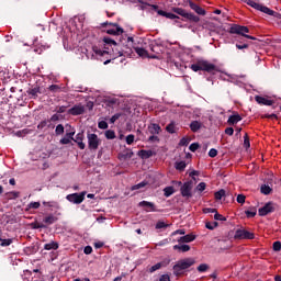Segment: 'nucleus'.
I'll list each match as a JSON object with an SVG mask.
<instances>
[{
	"label": "nucleus",
	"mask_w": 281,
	"mask_h": 281,
	"mask_svg": "<svg viewBox=\"0 0 281 281\" xmlns=\"http://www.w3.org/2000/svg\"><path fill=\"white\" fill-rule=\"evenodd\" d=\"M191 69L192 71H206L207 74L213 75L221 71V69H218L216 65L207 60H198L195 64L191 65Z\"/></svg>",
	"instance_id": "1"
},
{
	"label": "nucleus",
	"mask_w": 281,
	"mask_h": 281,
	"mask_svg": "<svg viewBox=\"0 0 281 281\" xmlns=\"http://www.w3.org/2000/svg\"><path fill=\"white\" fill-rule=\"evenodd\" d=\"M195 262L196 261L194 260V258H186L179 260L173 266V274H176L177 277L183 276V271H186V269H190V267H192Z\"/></svg>",
	"instance_id": "2"
},
{
	"label": "nucleus",
	"mask_w": 281,
	"mask_h": 281,
	"mask_svg": "<svg viewBox=\"0 0 281 281\" xmlns=\"http://www.w3.org/2000/svg\"><path fill=\"white\" fill-rule=\"evenodd\" d=\"M246 3H247V5H250V8H254L255 10H259V12H263V14H269V16H274L276 19H281L280 13H278L258 2H254V0H246Z\"/></svg>",
	"instance_id": "3"
},
{
	"label": "nucleus",
	"mask_w": 281,
	"mask_h": 281,
	"mask_svg": "<svg viewBox=\"0 0 281 281\" xmlns=\"http://www.w3.org/2000/svg\"><path fill=\"white\" fill-rule=\"evenodd\" d=\"M176 14H179V16H183V19H187V21H191V23H199L201 21V18L199 15H194V13L186 11V9L173 7L171 9Z\"/></svg>",
	"instance_id": "4"
},
{
	"label": "nucleus",
	"mask_w": 281,
	"mask_h": 281,
	"mask_svg": "<svg viewBox=\"0 0 281 281\" xmlns=\"http://www.w3.org/2000/svg\"><path fill=\"white\" fill-rule=\"evenodd\" d=\"M180 194L183 199H192V190H194V181L179 182Z\"/></svg>",
	"instance_id": "5"
},
{
	"label": "nucleus",
	"mask_w": 281,
	"mask_h": 281,
	"mask_svg": "<svg viewBox=\"0 0 281 281\" xmlns=\"http://www.w3.org/2000/svg\"><path fill=\"white\" fill-rule=\"evenodd\" d=\"M231 34H239V36H244V38H249L250 41H256V37L246 35L249 34V27L247 26H240L238 24H235L231 26L229 29Z\"/></svg>",
	"instance_id": "6"
},
{
	"label": "nucleus",
	"mask_w": 281,
	"mask_h": 281,
	"mask_svg": "<svg viewBox=\"0 0 281 281\" xmlns=\"http://www.w3.org/2000/svg\"><path fill=\"white\" fill-rule=\"evenodd\" d=\"M234 238L235 240H254L256 235L249 231L239 228L235 232Z\"/></svg>",
	"instance_id": "7"
},
{
	"label": "nucleus",
	"mask_w": 281,
	"mask_h": 281,
	"mask_svg": "<svg viewBox=\"0 0 281 281\" xmlns=\"http://www.w3.org/2000/svg\"><path fill=\"white\" fill-rule=\"evenodd\" d=\"M88 148L90 150H98L100 148V137H98V134H91L88 133Z\"/></svg>",
	"instance_id": "8"
},
{
	"label": "nucleus",
	"mask_w": 281,
	"mask_h": 281,
	"mask_svg": "<svg viewBox=\"0 0 281 281\" xmlns=\"http://www.w3.org/2000/svg\"><path fill=\"white\" fill-rule=\"evenodd\" d=\"M85 196H87V192L83 191L81 193H71L66 196L67 201L70 203H75L76 205H80L82 201H85Z\"/></svg>",
	"instance_id": "9"
},
{
	"label": "nucleus",
	"mask_w": 281,
	"mask_h": 281,
	"mask_svg": "<svg viewBox=\"0 0 281 281\" xmlns=\"http://www.w3.org/2000/svg\"><path fill=\"white\" fill-rule=\"evenodd\" d=\"M273 212H276V203L271 201L258 210L259 216H267L268 214H273Z\"/></svg>",
	"instance_id": "10"
},
{
	"label": "nucleus",
	"mask_w": 281,
	"mask_h": 281,
	"mask_svg": "<svg viewBox=\"0 0 281 281\" xmlns=\"http://www.w3.org/2000/svg\"><path fill=\"white\" fill-rule=\"evenodd\" d=\"M106 25H113L114 29H109L106 34H111L113 36H120V34H124V30L120 27L117 24H111L109 22L103 23L102 26L106 27Z\"/></svg>",
	"instance_id": "11"
},
{
	"label": "nucleus",
	"mask_w": 281,
	"mask_h": 281,
	"mask_svg": "<svg viewBox=\"0 0 281 281\" xmlns=\"http://www.w3.org/2000/svg\"><path fill=\"white\" fill-rule=\"evenodd\" d=\"M92 52H94V54H97V56H110V58H112V60H115V58L117 56L115 54H111L109 50H102L98 46H93Z\"/></svg>",
	"instance_id": "12"
},
{
	"label": "nucleus",
	"mask_w": 281,
	"mask_h": 281,
	"mask_svg": "<svg viewBox=\"0 0 281 281\" xmlns=\"http://www.w3.org/2000/svg\"><path fill=\"white\" fill-rule=\"evenodd\" d=\"M83 140H85L83 132L78 133L76 135V138L72 139V142H75L79 146L80 150H85V148H87V145H85Z\"/></svg>",
	"instance_id": "13"
},
{
	"label": "nucleus",
	"mask_w": 281,
	"mask_h": 281,
	"mask_svg": "<svg viewBox=\"0 0 281 281\" xmlns=\"http://www.w3.org/2000/svg\"><path fill=\"white\" fill-rule=\"evenodd\" d=\"M138 207H145V212H156L155 203L148 201H142L138 203Z\"/></svg>",
	"instance_id": "14"
},
{
	"label": "nucleus",
	"mask_w": 281,
	"mask_h": 281,
	"mask_svg": "<svg viewBox=\"0 0 281 281\" xmlns=\"http://www.w3.org/2000/svg\"><path fill=\"white\" fill-rule=\"evenodd\" d=\"M189 8H191V10H194L198 14H200V16H205L206 11L205 9L201 8L199 4L189 1Z\"/></svg>",
	"instance_id": "15"
},
{
	"label": "nucleus",
	"mask_w": 281,
	"mask_h": 281,
	"mask_svg": "<svg viewBox=\"0 0 281 281\" xmlns=\"http://www.w3.org/2000/svg\"><path fill=\"white\" fill-rule=\"evenodd\" d=\"M69 115H82L85 113V106L75 105L74 108L68 110Z\"/></svg>",
	"instance_id": "16"
},
{
	"label": "nucleus",
	"mask_w": 281,
	"mask_h": 281,
	"mask_svg": "<svg viewBox=\"0 0 281 281\" xmlns=\"http://www.w3.org/2000/svg\"><path fill=\"white\" fill-rule=\"evenodd\" d=\"M255 100L256 102H258V104H265L266 106H271L274 104L273 100H269L265 97H260V95H257L255 97Z\"/></svg>",
	"instance_id": "17"
},
{
	"label": "nucleus",
	"mask_w": 281,
	"mask_h": 281,
	"mask_svg": "<svg viewBox=\"0 0 281 281\" xmlns=\"http://www.w3.org/2000/svg\"><path fill=\"white\" fill-rule=\"evenodd\" d=\"M193 240H196V235L194 234H188L178 239V243H193Z\"/></svg>",
	"instance_id": "18"
},
{
	"label": "nucleus",
	"mask_w": 281,
	"mask_h": 281,
	"mask_svg": "<svg viewBox=\"0 0 281 281\" xmlns=\"http://www.w3.org/2000/svg\"><path fill=\"white\" fill-rule=\"evenodd\" d=\"M241 120L243 116H240V114H234L228 117L227 124H229V126H235V124H238Z\"/></svg>",
	"instance_id": "19"
},
{
	"label": "nucleus",
	"mask_w": 281,
	"mask_h": 281,
	"mask_svg": "<svg viewBox=\"0 0 281 281\" xmlns=\"http://www.w3.org/2000/svg\"><path fill=\"white\" fill-rule=\"evenodd\" d=\"M148 131L151 135H159V133H161V126H159V124L151 123L148 126Z\"/></svg>",
	"instance_id": "20"
},
{
	"label": "nucleus",
	"mask_w": 281,
	"mask_h": 281,
	"mask_svg": "<svg viewBox=\"0 0 281 281\" xmlns=\"http://www.w3.org/2000/svg\"><path fill=\"white\" fill-rule=\"evenodd\" d=\"M57 222H58V217H56L54 214H48L43 220V223H45V225H54V223H57Z\"/></svg>",
	"instance_id": "21"
},
{
	"label": "nucleus",
	"mask_w": 281,
	"mask_h": 281,
	"mask_svg": "<svg viewBox=\"0 0 281 281\" xmlns=\"http://www.w3.org/2000/svg\"><path fill=\"white\" fill-rule=\"evenodd\" d=\"M202 127H203V123H201L199 121H192L190 123V130L192 131V133H196V132L201 131Z\"/></svg>",
	"instance_id": "22"
},
{
	"label": "nucleus",
	"mask_w": 281,
	"mask_h": 281,
	"mask_svg": "<svg viewBox=\"0 0 281 281\" xmlns=\"http://www.w3.org/2000/svg\"><path fill=\"white\" fill-rule=\"evenodd\" d=\"M173 249L175 251H181L182 254H186L187 251H190V245H175Z\"/></svg>",
	"instance_id": "23"
},
{
	"label": "nucleus",
	"mask_w": 281,
	"mask_h": 281,
	"mask_svg": "<svg viewBox=\"0 0 281 281\" xmlns=\"http://www.w3.org/2000/svg\"><path fill=\"white\" fill-rule=\"evenodd\" d=\"M260 192L267 196L273 192V189L269 184H261Z\"/></svg>",
	"instance_id": "24"
},
{
	"label": "nucleus",
	"mask_w": 281,
	"mask_h": 281,
	"mask_svg": "<svg viewBox=\"0 0 281 281\" xmlns=\"http://www.w3.org/2000/svg\"><path fill=\"white\" fill-rule=\"evenodd\" d=\"M58 247H59L58 241H50L44 245V249L46 251H52V249L56 250L58 249Z\"/></svg>",
	"instance_id": "25"
},
{
	"label": "nucleus",
	"mask_w": 281,
	"mask_h": 281,
	"mask_svg": "<svg viewBox=\"0 0 281 281\" xmlns=\"http://www.w3.org/2000/svg\"><path fill=\"white\" fill-rule=\"evenodd\" d=\"M14 243L13 238H3V236H0V247H10V245Z\"/></svg>",
	"instance_id": "26"
},
{
	"label": "nucleus",
	"mask_w": 281,
	"mask_h": 281,
	"mask_svg": "<svg viewBox=\"0 0 281 281\" xmlns=\"http://www.w3.org/2000/svg\"><path fill=\"white\" fill-rule=\"evenodd\" d=\"M157 12H158V14H159L160 16H166V19H171V20L179 19V18L177 16V14H175V13H168V12H166V11H164V10H158Z\"/></svg>",
	"instance_id": "27"
},
{
	"label": "nucleus",
	"mask_w": 281,
	"mask_h": 281,
	"mask_svg": "<svg viewBox=\"0 0 281 281\" xmlns=\"http://www.w3.org/2000/svg\"><path fill=\"white\" fill-rule=\"evenodd\" d=\"M139 157H142V159H150V157H153V150H145L142 149L140 151H138Z\"/></svg>",
	"instance_id": "28"
},
{
	"label": "nucleus",
	"mask_w": 281,
	"mask_h": 281,
	"mask_svg": "<svg viewBox=\"0 0 281 281\" xmlns=\"http://www.w3.org/2000/svg\"><path fill=\"white\" fill-rule=\"evenodd\" d=\"M166 265H168V263L158 262V263L151 266L148 271H149V273H155V271H159V269H161V267H166Z\"/></svg>",
	"instance_id": "29"
},
{
	"label": "nucleus",
	"mask_w": 281,
	"mask_h": 281,
	"mask_svg": "<svg viewBox=\"0 0 281 281\" xmlns=\"http://www.w3.org/2000/svg\"><path fill=\"white\" fill-rule=\"evenodd\" d=\"M146 186H148L147 181H142L137 184L132 186L131 190L135 191V190H142V188H146Z\"/></svg>",
	"instance_id": "30"
},
{
	"label": "nucleus",
	"mask_w": 281,
	"mask_h": 281,
	"mask_svg": "<svg viewBox=\"0 0 281 281\" xmlns=\"http://www.w3.org/2000/svg\"><path fill=\"white\" fill-rule=\"evenodd\" d=\"M135 52L140 56V58H148V50L144 48H135Z\"/></svg>",
	"instance_id": "31"
},
{
	"label": "nucleus",
	"mask_w": 281,
	"mask_h": 281,
	"mask_svg": "<svg viewBox=\"0 0 281 281\" xmlns=\"http://www.w3.org/2000/svg\"><path fill=\"white\" fill-rule=\"evenodd\" d=\"M175 192V187H167L164 189V195L168 199L169 196H172Z\"/></svg>",
	"instance_id": "32"
},
{
	"label": "nucleus",
	"mask_w": 281,
	"mask_h": 281,
	"mask_svg": "<svg viewBox=\"0 0 281 281\" xmlns=\"http://www.w3.org/2000/svg\"><path fill=\"white\" fill-rule=\"evenodd\" d=\"M31 227L33 229H45L47 227V225H45L43 223H38V222H33V223H31Z\"/></svg>",
	"instance_id": "33"
},
{
	"label": "nucleus",
	"mask_w": 281,
	"mask_h": 281,
	"mask_svg": "<svg viewBox=\"0 0 281 281\" xmlns=\"http://www.w3.org/2000/svg\"><path fill=\"white\" fill-rule=\"evenodd\" d=\"M257 212L258 211L256 210V207H252L250 211L249 210L245 211V214H246L247 218H254L256 216Z\"/></svg>",
	"instance_id": "34"
},
{
	"label": "nucleus",
	"mask_w": 281,
	"mask_h": 281,
	"mask_svg": "<svg viewBox=\"0 0 281 281\" xmlns=\"http://www.w3.org/2000/svg\"><path fill=\"white\" fill-rule=\"evenodd\" d=\"M215 200L216 201H221V199H223V196H225V190L221 189L220 191H216L214 193Z\"/></svg>",
	"instance_id": "35"
},
{
	"label": "nucleus",
	"mask_w": 281,
	"mask_h": 281,
	"mask_svg": "<svg viewBox=\"0 0 281 281\" xmlns=\"http://www.w3.org/2000/svg\"><path fill=\"white\" fill-rule=\"evenodd\" d=\"M166 131H167V133H171V134L176 133L177 127L175 126V122H171L170 124H168L166 126Z\"/></svg>",
	"instance_id": "36"
},
{
	"label": "nucleus",
	"mask_w": 281,
	"mask_h": 281,
	"mask_svg": "<svg viewBox=\"0 0 281 281\" xmlns=\"http://www.w3.org/2000/svg\"><path fill=\"white\" fill-rule=\"evenodd\" d=\"M106 139H115V131H112V130H108L105 131L104 133Z\"/></svg>",
	"instance_id": "37"
},
{
	"label": "nucleus",
	"mask_w": 281,
	"mask_h": 281,
	"mask_svg": "<svg viewBox=\"0 0 281 281\" xmlns=\"http://www.w3.org/2000/svg\"><path fill=\"white\" fill-rule=\"evenodd\" d=\"M10 200L19 199L21 196V192L19 191H11L8 193Z\"/></svg>",
	"instance_id": "38"
},
{
	"label": "nucleus",
	"mask_w": 281,
	"mask_h": 281,
	"mask_svg": "<svg viewBox=\"0 0 281 281\" xmlns=\"http://www.w3.org/2000/svg\"><path fill=\"white\" fill-rule=\"evenodd\" d=\"M205 227L206 229H216V227H218V222H206Z\"/></svg>",
	"instance_id": "39"
},
{
	"label": "nucleus",
	"mask_w": 281,
	"mask_h": 281,
	"mask_svg": "<svg viewBox=\"0 0 281 281\" xmlns=\"http://www.w3.org/2000/svg\"><path fill=\"white\" fill-rule=\"evenodd\" d=\"M199 273H205V271H207V269H210V266H207V263H201L198 268Z\"/></svg>",
	"instance_id": "40"
},
{
	"label": "nucleus",
	"mask_w": 281,
	"mask_h": 281,
	"mask_svg": "<svg viewBox=\"0 0 281 281\" xmlns=\"http://www.w3.org/2000/svg\"><path fill=\"white\" fill-rule=\"evenodd\" d=\"M166 227H170V225L166 224L164 221H159L156 224V229H166Z\"/></svg>",
	"instance_id": "41"
},
{
	"label": "nucleus",
	"mask_w": 281,
	"mask_h": 281,
	"mask_svg": "<svg viewBox=\"0 0 281 281\" xmlns=\"http://www.w3.org/2000/svg\"><path fill=\"white\" fill-rule=\"evenodd\" d=\"M205 188H207V184H205V182H200V183L196 186L195 190H196L198 192H204Z\"/></svg>",
	"instance_id": "42"
},
{
	"label": "nucleus",
	"mask_w": 281,
	"mask_h": 281,
	"mask_svg": "<svg viewBox=\"0 0 281 281\" xmlns=\"http://www.w3.org/2000/svg\"><path fill=\"white\" fill-rule=\"evenodd\" d=\"M55 133L56 135H63V133H65V126H63V124L57 125Z\"/></svg>",
	"instance_id": "43"
},
{
	"label": "nucleus",
	"mask_w": 281,
	"mask_h": 281,
	"mask_svg": "<svg viewBox=\"0 0 281 281\" xmlns=\"http://www.w3.org/2000/svg\"><path fill=\"white\" fill-rule=\"evenodd\" d=\"M103 43H106V45H114V47H117V43L111 40V37H104Z\"/></svg>",
	"instance_id": "44"
},
{
	"label": "nucleus",
	"mask_w": 281,
	"mask_h": 281,
	"mask_svg": "<svg viewBox=\"0 0 281 281\" xmlns=\"http://www.w3.org/2000/svg\"><path fill=\"white\" fill-rule=\"evenodd\" d=\"M176 169L180 171L186 170V161L176 162Z\"/></svg>",
	"instance_id": "45"
},
{
	"label": "nucleus",
	"mask_w": 281,
	"mask_h": 281,
	"mask_svg": "<svg viewBox=\"0 0 281 281\" xmlns=\"http://www.w3.org/2000/svg\"><path fill=\"white\" fill-rule=\"evenodd\" d=\"M244 146L245 148H250L251 144L249 143V134H245L244 136Z\"/></svg>",
	"instance_id": "46"
},
{
	"label": "nucleus",
	"mask_w": 281,
	"mask_h": 281,
	"mask_svg": "<svg viewBox=\"0 0 281 281\" xmlns=\"http://www.w3.org/2000/svg\"><path fill=\"white\" fill-rule=\"evenodd\" d=\"M133 157V153L119 154V159H131Z\"/></svg>",
	"instance_id": "47"
},
{
	"label": "nucleus",
	"mask_w": 281,
	"mask_h": 281,
	"mask_svg": "<svg viewBox=\"0 0 281 281\" xmlns=\"http://www.w3.org/2000/svg\"><path fill=\"white\" fill-rule=\"evenodd\" d=\"M214 220L215 221H227V217L223 216L222 214L218 213V211H216L214 214Z\"/></svg>",
	"instance_id": "48"
},
{
	"label": "nucleus",
	"mask_w": 281,
	"mask_h": 281,
	"mask_svg": "<svg viewBox=\"0 0 281 281\" xmlns=\"http://www.w3.org/2000/svg\"><path fill=\"white\" fill-rule=\"evenodd\" d=\"M98 127L103 131H106V128H109V123H106V121H100Z\"/></svg>",
	"instance_id": "49"
},
{
	"label": "nucleus",
	"mask_w": 281,
	"mask_h": 281,
	"mask_svg": "<svg viewBox=\"0 0 281 281\" xmlns=\"http://www.w3.org/2000/svg\"><path fill=\"white\" fill-rule=\"evenodd\" d=\"M38 207H41V202H31L29 204L30 210H38Z\"/></svg>",
	"instance_id": "50"
},
{
	"label": "nucleus",
	"mask_w": 281,
	"mask_h": 281,
	"mask_svg": "<svg viewBox=\"0 0 281 281\" xmlns=\"http://www.w3.org/2000/svg\"><path fill=\"white\" fill-rule=\"evenodd\" d=\"M121 117H122V113H116V114H114V115L110 119L111 124H115V122H117V120H120Z\"/></svg>",
	"instance_id": "51"
},
{
	"label": "nucleus",
	"mask_w": 281,
	"mask_h": 281,
	"mask_svg": "<svg viewBox=\"0 0 281 281\" xmlns=\"http://www.w3.org/2000/svg\"><path fill=\"white\" fill-rule=\"evenodd\" d=\"M200 145L199 143H192L189 147V149L191 150V153H196V150H199Z\"/></svg>",
	"instance_id": "52"
},
{
	"label": "nucleus",
	"mask_w": 281,
	"mask_h": 281,
	"mask_svg": "<svg viewBox=\"0 0 281 281\" xmlns=\"http://www.w3.org/2000/svg\"><path fill=\"white\" fill-rule=\"evenodd\" d=\"M247 196L245 194H238L237 195V203H240L241 205L245 203Z\"/></svg>",
	"instance_id": "53"
},
{
	"label": "nucleus",
	"mask_w": 281,
	"mask_h": 281,
	"mask_svg": "<svg viewBox=\"0 0 281 281\" xmlns=\"http://www.w3.org/2000/svg\"><path fill=\"white\" fill-rule=\"evenodd\" d=\"M133 142H135V135L130 134L126 136V144H128L131 146V144H133Z\"/></svg>",
	"instance_id": "54"
},
{
	"label": "nucleus",
	"mask_w": 281,
	"mask_h": 281,
	"mask_svg": "<svg viewBox=\"0 0 281 281\" xmlns=\"http://www.w3.org/2000/svg\"><path fill=\"white\" fill-rule=\"evenodd\" d=\"M83 254H86V256L93 254V248L91 246H86L83 249Z\"/></svg>",
	"instance_id": "55"
},
{
	"label": "nucleus",
	"mask_w": 281,
	"mask_h": 281,
	"mask_svg": "<svg viewBox=\"0 0 281 281\" xmlns=\"http://www.w3.org/2000/svg\"><path fill=\"white\" fill-rule=\"evenodd\" d=\"M272 247H273V251H280L281 250V243L280 241H274Z\"/></svg>",
	"instance_id": "56"
},
{
	"label": "nucleus",
	"mask_w": 281,
	"mask_h": 281,
	"mask_svg": "<svg viewBox=\"0 0 281 281\" xmlns=\"http://www.w3.org/2000/svg\"><path fill=\"white\" fill-rule=\"evenodd\" d=\"M40 89L38 88H33L31 90H29V95H37V93H40Z\"/></svg>",
	"instance_id": "57"
},
{
	"label": "nucleus",
	"mask_w": 281,
	"mask_h": 281,
	"mask_svg": "<svg viewBox=\"0 0 281 281\" xmlns=\"http://www.w3.org/2000/svg\"><path fill=\"white\" fill-rule=\"evenodd\" d=\"M190 144V140L186 137L181 138L179 146H188Z\"/></svg>",
	"instance_id": "58"
},
{
	"label": "nucleus",
	"mask_w": 281,
	"mask_h": 281,
	"mask_svg": "<svg viewBox=\"0 0 281 281\" xmlns=\"http://www.w3.org/2000/svg\"><path fill=\"white\" fill-rule=\"evenodd\" d=\"M216 155H218V150H216L214 148L210 149L209 157L214 158V157H216Z\"/></svg>",
	"instance_id": "59"
},
{
	"label": "nucleus",
	"mask_w": 281,
	"mask_h": 281,
	"mask_svg": "<svg viewBox=\"0 0 281 281\" xmlns=\"http://www.w3.org/2000/svg\"><path fill=\"white\" fill-rule=\"evenodd\" d=\"M204 214H216V209H204L203 210Z\"/></svg>",
	"instance_id": "60"
},
{
	"label": "nucleus",
	"mask_w": 281,
	"mask_h": 281,
	"mask_svg": "<svg viewBox=\"0 0 281 281\" xmlns=\"http://www.w3.org/2000/svg\"><path fill=\"white\" fill-rule=\"evenodd\" d=\"M199 175H201V171H196V170L189 171V177H199Z\"/></svg>",
	"instance_id": "61"
},
{
	"label": "nucleus",
	"mask_w": 281,
	"mask_h": 281,
	"mask_svg": "<svg viewBox=\"0 0 281 281\" xmlns=\"http://www.w3.org/2000/svg\"><path fill=\"white\" fill-rule=\"evenodd\" d=\"M159 281H170V276H169V274H162V276L159 278Z\"/></svg>",
	"instance_id": "62"
},
{
	"label": "nucleus",
	"mask_w": 281,
	"mask_h": 281,
	"mask_svg": "<svg viewBox=\"0 0 281 281\" xmlns=\"http://www.w3.org/2000/svg\"><path fill=\"white\" fill-rule=\"evenodd\" d=\"M60 144H71V139L70 138H67V137H64V138H61L60 140Z\"/></svg>",
	"instance_id": "63"
},
{
	"label": "nucleus",
	"mask_w": 281,
	"mask_h": 281,
	"mask_svg": "<svg viewBox=\"0 0 281 281\" xmlns=\"http://www.w3.org/2000/svg\"><path fill=\"white\" fill-rule=\"evenodd\" d=\"M225 134H226V135H234V127H227V128L225 130Z\"/></svg>",
	"instance_id": "64"
}]
</instances>
